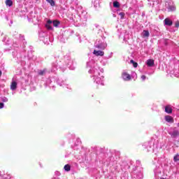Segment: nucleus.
<instances>
[{"label":"nucleus","instance_id":"nucleus-8","mask_svg":"<svg viewBox=\"0 0 179 179\" xmlns=\"http://www.w3.org/2000/svg\"><path fill=\"white\" fill-rule=\"evenodd\" d=\"M165 113H167L168 114H171L173 113V109L171 108V106H166L165 107Z\"/></svg>","mask_w":179,"mask_h":179},{"label":"nucleus","instance_id":"nucleus-20","mask_svg":"<svg viewBox=\"0 0 179 179\" xmlns=\"http://www.w3.org/2000/svg\"><path fill=\"white\" fill-rule=\"evenodd\" d=\"M45 73V70H41L38 71V75H41V76H43Z\"/></svg>","mask_w":179,"mask_h":179},{"label":"nucleus","instance_id":"nucleus-19","mask_svg":"<svg viewBox=\"0 0 179 179\" xmlns=\"http://www.w3.org/2000/svg\"><path fill=\"white\" fill-rule=\"evenodd\" d=\"M174 162H179V155H176L173 157Z\"/></svg>","mask_w":179,"mask_h":179},{"label":"nucleus","instance_id":"nucleus-12","mask_svg":"<svg viewBox=\"0 0 179 179\" xmlns=\"http://www.w3.org/2000/svg\"><path fill=\"white\" fill-rule=\"evenodd\" d=\"M142 36H143V37H144V38H145V37H149V36H150L149 31L144 30V31H143Z\"/></svg>","mask_w":179,"mask_h":179},{"label":"nucleus","instance_id":"nucleus-11","mask_svg":"<svg viewBox=\"0 0 179 179\" xmlns=\"http://www.w3.org/2000/svg\"><path fill=\"white\" fill-rule=\"evenodd\" d=\"M170 135L172 136V138H176L178 136V130H174L172 133H169Z\"/></svg>","mask_w":179,"mask_h":179},{"label":"nucleus","instance_id":"nucleus-24","mask_svg":"<svg viewBox=\"0 0 179 179\" xmlns=\"http://www.w3.org/2000/svg\"><path fill=\"white\" fill-rule=\"evenodd\" d=\"M175 27H179V21H177V22L175 23Z\"/></svg>","mask_w":179,"mask_h":179},{"label":"nucleus","instance_id":"nucleus-29","mask_svg":"<svg viewBox=\"0 0 179 179\" xmlns=\"http://www.w3.org/2000/svg\"><path fill=\"white\" fill-rule=\"evenodd\" d=\"M56 176H61V173L59 171L55 172Z\"/></svg>","mask_w":179,"mask_h":179},{"label":"nucleus","instance_id":"nucleus-4","mask_svg":"<svg viewBox=\"0 0 179 179\" xmlns=\"http://www.w3.org/2000/svg\"><path fill=\"white\" fill-rule=\"evenodd\" d=\"M122 78L124 80H131V75H129L127 71H124L122 74Z\"/></svg>","mask_w":179,"mask_h":179},{"label":"nucleus","instance_id":"nucleus-28","mask_svg":"<svg viewBox=\"0 0 179 179\" xmlns=\"http://www.w3.org/2000/svg\"><path fill=\"white\" fill-rule=\"evenodd\" d=\"M141 79H142V80H145L146 76H141Z\"/></svg>","mask_w":179,"mask_h":179},{"label":"nucleus","instance_id":"nucleus-33","mask_svg":"<svg viewBox=\"0 0 179 179\" xmlns=\"http://www.w3.org/2000/svg\"><path fill=\"white\" fill-rule=\"evenodd\" d=\"M2 76V71H1V70H0V76Z\"/></svg>","mask_w":179,"mask_h":179},{"label":"nucleus","instance_id":"nucleus-31","mask_svg":"<svg viewBox=\"0 0 179 179\" xmlns=\"http://www.w3.org/2000/svg\"><path fill=\"white\" fill-rule=\"evenodd\" d=\"M130 62H131V64H134L135 63V62L133 59L130 60Z\"/></svg>","mask_w":179,"mask_h":179},{"label":"nucleus","instance_id":"nucleus-22","mask_svg":"<svg viewBox=\"0 0 179 179\" xmlns=\"http://www.w3.org/2000/svg\"><path fill=\"white\" fill-rule=\"evenodd\" d=\"M1 101H3V103H8V98L5 96L1 98Z\"/></svg>","mask_w":179,"mask_h":179},{"label":"nucleus","instance_id":"nucleus-17","mask_svg":"<svg viewBox=\"0 0 179 179\" xmlns=\"http://www.w3.org/2000/svg\"><path fill=\"white\" fill-rule=\"evenodd\" d=\"M113 7L114 8H120V3L118 1L113 2Z\"/></svg>","mask_w":179,"mask_h":179},{"label":"nucleus","instance_id":"nucleus-5","mask_svg":"<svg viewBox=\"0 0 179 179\" xmlns=\"http://www.w3.org/2000/svg\"><path fill=\"white\" fill-rule=\"evenodd\" d=\"M93 54L96 57H103V55H104V52L94 50Z\"/></svg>","mask_w":179,"mask_h":179},{"label":"nucleus","instance_id":"nucleus-16","mask_svg":"<svg viewBox=\"0 0 179 179\" xmlns=\"http://www.w3.org/2000/svg\"><path fill=\"white\" fill-rule=\"evenodd\" d=\"M65 171H71V166L66 164L64 167Z\"/></svg>","mask_w":179,"mask_h":179},{"label":"nucleus","instance_id":"nucleus-18","mask_svg":"<svg viewBox=\"0 0 179 179\" xmlns=\"http://www.w3.org/2000/svg\"><path fill=\"white\" fill-rule=\"evenodd\" d=\"M52 24H53V26H55V27H58V24H59V22L55 20L53 21Z\"/></svg>","mask_w":179,"mask_h":179},{"label":"nucleus","instance_id":"nucleus-30","mask_svg":"<svg viewBox=\"0 0 179 179\" xmlns=\"http://www.w3.org/2000/svg\"><path fill=\"white\" fill-rule=\"evenodd\" d=\"M138 179L139 178H143V175H142V173H141V177H137Z\"/></svg>","mask_w":179,"mask_h":179},{"label":"nucleus","instance_id":"nucleus-7","mask_svg":"<svg viewBox=\"0 0 179 179\" xmlns=\"http://www.w3.org/2000/svg\"><path fill=\"white\" fill-rule=\"evenodd\" d=\"M165 120L166 121V122H169L171 124H173V122H174V119L170 115L165 116Z\"/></svg>","mask_w":179,"mask_h":179},{"label":"nucleus","instance_id":"nucleus-1","mask_svg":"<svg viewBox=\"0 0 179 179\" xmlns=\"http://www.w3.org/2000/svg\"><path fill=\"white\" fill-rule=\"evenodd\" d=\"M96 48H99V50H106V47H107V44L104 43H101L100 40H96L95 42Z\"/></svg>","mask_w":179,"mask_h":179},{"label":"nucleus","instance_id":"nucleus-2","mask_svg":"<svg viewBox=\"0 0 179 179\" xmlns=\"http://www.w3.org/2000/svg\"><path fill=\"white\" fill-rule=\"evenodd\" d=\"M99 69H100L98 66H94L89 71V73H92L94 75V78H96L97 75L100 76V73L99 72Z\"/></svg>","mask_w":179,"mask_h":179},{"label":"nucleus","instance_id":"nucleus-23","mask_svg":"<svg viewBox=\"0 0 179 179\" xmlns=\"http://www.w3.org/2000/svg\"><path fill=\"white\" fill-rule=\"evenodd\" d=\"M120 16H121V19H124V16H125V14L124 13H120Z\"/></svg>","mask_w":179,"mask_h":179},{"label":"nucleus","instance_id":"nucleus-34","mask_svg":"<svg viewBox=\"0 0 179 179\" xmlns=\"http://www.w3.org/2000/svg\"><path fill=\"white\" fill-rule=\"evenodd\" d=\"M161 179H164V178H161Z\"/></svg>","mask_w":179,"mask_h":179},{"label":"nucleus","instance_id":"nucleus-26","mask_svg":"<svg viewBox=\"0 0 179 179\" xmlns=\"http://www.w3.org/2000/svg\"><path fill=\"white\" fill-rule=\"evenodd\" d=\"M52 24V21L51 20H48L46 24Z\"/></svg>","mask_w":179,"mask_h":179},{"label":"nucleus","instance_id":"nucleus-13","mask_svg":"<svg viewBox=\"0 0 179 179\" xmlns=\"http://www.w3.org/2000/svg\"><path fill=\"white\" fill-rule=\"evenodd\" d=\"M6 5L7 6H12V5H13V1H12V0H6Z\"/></svg>","mask_w":179,"mask_h":179},{"label":"nucleus","instance_id":"nucleus-10","mask_svg":"<svg viewBox=\"0 0 179 179\" xmlns=\"http://www.w3.org/2000/svg\"><path fill=\"white\" fill-rule=\"evenodd\" d=\"M147 65L148 66H153L155 65V60L151 59L147 60Z\"/></svg>","mask_w":179,"mask_h":179},{"label":"nucleus","instance_id":"nucleus-32","mask_svg":"<svg viewBox=\"0 0 179 179\" xmlns=\"http://www.w3.org/2000/svg\"><path fill=\"white\" fill-rule=\"evenodd\" d=\"M148 2H155V0H148Z\"/></svg>","mask_w":179,"mask_h":179},{"label":"nucleus","instance_id":"nucleus-9","mask_svg":"<svg viewBox=\"0 0 179 179\" xmlns=\"http://www.w3.org/2000/svg\"><path fill=\"white\" fill-rule=\"evenodd\" d=\"M17 88V83H16V81H13L10 85V89L12 90H15Z\"/></svg>","mask_w":179,"mask_h":179},{"label":"nucleus","instance_id":"nucleus-6","mask_svg":"<svg viewBox=\"0 0 179 179\" xmlns=\"http://www.w3.org/2000/svg\"><path fill=\"white\" fill-rule=\"evenodd\" d=\"M164 22L166 26H172L173 25V21H171V20H170V18H166L164 20Z\"/></svg>","mask_w":179,"mask_h":179},{"label":"nucleus","instance_id":"nucleus-21","mask_svg":"<svg viewBox=\"0 0 179 179\" xmlns=\"http://www.w3.org/2000/svg\"><path fill=\"white\" fill-rule=\"evenodd\" d=\"M45 27L46 29H48V30H52V27H51V25L46 24H45Z\"/></svg>","mask_w":179,"mask_h":179},{"label":"nucleus","instance_id":"nucleus-27","mask_svg":"<svg viewBox=\"0 0 179 179\" xmlns=\"http://www.w3.org/2000/svg\"><path fill=\"white\" fill-rule=\"evenodd\" d=\"M5 104L3 103H0V109L4 107Z\"/></svg>","mask_w":179,"mask_h":179},{"label":"nucleus","instance_id":"nucleus-3","mask_svg":"<svg viewBox=\"0 0 179 179\" xmlns=\"http://www.w3.org/2000/svg\"><path fill=\"white\" fill-rule=\"evenodd\" d=\"M99 76L97 75L96 77H94V82H96V83H97V85H102V86L104 85V83H103V80L104 79V77L101 76L99 77Z\"/></svg>","mask_w":179,"mask_h":179},{"label":"nucleus","instance_id":"nucleus-25","mask_svg":"<svg viewBox=\"0 0 179 179\" xmlns=\"http://www.w3.org/2000/svg\"><path fill=\"white\" fill-rule=\"evenodd\" d=\"M134 68H138V63L135 62L133 64Z\"/></svg>","mask_w":179,"mask_h":179},{"label":"nucleus","instance_id":"nucleus-15","mask_svg":"<svg viewBox=\"0 0 179 179\" xmlns=\"http://www.w3.org/2000/svg\"><path fill=\"white\" fill-rule=\"evenodd\" d=\"M46 2L50 3L52 6H55V1H54V0H46Z\"/></svg>","mask_w":179,"mask_h":179},{"label":"nucleus","instance_id":"nucleus-14","mask_svg":"<svg viewBox=\"0 0 179 179\" xmlns=\"http://www.w3.org/2000/svg\"><path fill=\"white\" fill-rule=\"evenodd\" d=\"M168 10H169V12H173V11L176 10V6H169L168 7Z\"/></svg>","mask_w":179,"mask_h":179}]
</instances>
